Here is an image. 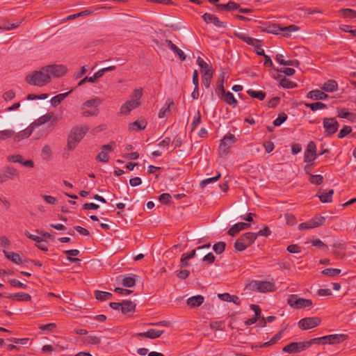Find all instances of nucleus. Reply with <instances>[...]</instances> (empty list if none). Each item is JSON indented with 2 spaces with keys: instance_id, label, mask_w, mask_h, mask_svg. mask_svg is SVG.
I'll list each match as a JSON object with an SVG mask.
<instances>
[{
  "instance_id": "nucleus-1",
  "label": "nucleus",
  "mask_w": 356,
  "mask_h": 356,
  "mask_svg": "<svg viewBox=\"0 0 356 356\" xmlns=\"http://www.w3.org/2000/svg\"><path fill=\"white\" fill-rule=\"evenodd\" d=\"M88 131V128L86 126H76L73 127L68 135L66 149L68 151L74 150L83 138Z\"/></svg>"
},
{
  "instance_id": "nucleus-2",
  "label": "nucleus",
  "mask_w": 356,
  "mask_h": 356,
  "mask_svg": "<svg viewBox=\"0 0 356 356\" xmlns=\"http://www.w3.org/2000/svg\"><path fill=\"white\" fill-rule=\"evenodd\" d=\"M26 81L30 85L42 87L51 81V76H49L45 67H43L40 70L27 75Z\"/></svg>"
},
{
  "instance_id": "nucleus-3",
  "label": "nucleus",
  "mask_w": 356,
  "mask_h": 356,
  "mask_svg": "<svg viewBox=\"0 0 356 356\" xmlns=\"http://www.w3.org/2000/svg\"><path fill=\"white\" fill-rule=\"evenodd\" d=\"M3 252L5 254L6 257L8 259L12 261L14 264L17 265H24L26 266H41L42 265V264L40 262V261L27 259L24 257H21L19 254L13 252L3 251Z\"/></svg>"
},
{
  "instance_id": "nucleus-4",
  "label": "nucleus",
  "mask_w": 356,
  "mask_h": 356,
  "mask_svg": "<svg viewBox=\"0 0 356 356\" xmlns=\"http://www.w3.org/2000/svg\"><path fill=\"white\" fill-rule=\"evenodd\" d=\"M211 245L209 243L205 244L202 246L197 247L195 250H193L190 253H184L182 254L181 262L183 266L191 265L188 261L194 257H200L201 258L207 253V250L210 248Z\"/></svg>"
},
{
  "instance_id": "nucleus-5",
  "label": "nucleus",
  "mask_w": 356,
  "mask_h": 356,
  "mask_svg": "<svg viewBox=\"0 0 356 356\" xmlns=\"http://www.w3.org/2000/svg\"><path fill=\"white\" fill-rule=\"evenodd\" d=\"M287 304L291 308L300 309L311 307L312 302L309 299L300 298L298 295L293 294L289 296Z\"/></svg>"
},
{
  "instance_id": "nucleus-6",
  "label": "nucleus",
  "mask_w": 356,
  "mask_h": 356,
  "mask_svg": "<svg viewBox=\"0 0 356 356\" xmlns=\"http://www.w3.org/2000/svg\"><path fill=\"white\" fill-rule=\"evenodd\" d=\"M248 286L251 290L261 293L271 292L276 289L275 284L271 282L253 280Z\"/></svg>"
},
{
  "instance_id": "nucleus-7",
  "label": "nucleus",
  "mask_w": 356,
  "mask_h": 356,
  "mask_svg": "<svg viewBox=\"0 0 356 356\" xmlns=\"http://www.w3.org/2000/svg\"><path fill=\"white\" fill-rule=\"evenodd\" d=\"M236 140L237 139L234 134H228L225 135L219 145V151L221 156L227 154L229 149Z\"/></svg>"
},
{
  "instance_id": "nucleus-8",
  "label": "nucleus",
  "mask_w": 356,
  "mask_h": 356,
  "mask_svg": "<svg viewBox=\"0 0 356 356\" xmlns=\"http://www.w3.org/2000/svg\"><path fill=\"white\" fill-rule=\"evenodd\" d=\"M321 320L318 317H309L301 319L298 322L299 327L304 330L314 328L318 326Z\"/></svg>"
},
{
  "instance_id": "nucleus-9",
  "label": "nucleus",
  "mask_w": 356,
  "mask_h": 356,
  "mask_svg": "<svg viewBox=\"0 0 356 356\" xmlns=\"http://www.w3.org/2000/svg\"><path fill=\"white\" fill-rule=\"evenodd\" d=\"M58 120V118L53 112H49L35 120L31 125L35 129L36 127L41 126L49 121H51L52 124H56Z\"/></svg>"
},
{
  "instance_id": "nucleus-10",
  "label": "nucleus",
  "mask_w": 356,
  "mask_h": 356,
  "mask_svg": "<svg viewBox=\"0 0 356 356\" xmlns=\"http://www.w3.org/2000/svg\"><path fill=\"white\" fill-rule=\"evenodd\" d=\"M323 344H337L348 339V335L343 334H334L321 337Z\"/></svg>"
},
{
  "instance_id": "nucleus-11",
  "label": "nucleus",
  "mask_w": 356,
  "mask_h": 356,
  "mask_svg": "<svg viewBox=\"0 0 356 356\" xmlns=\"http://www.w3.org/2000/svg\"><path fill=\"white\" fill-rule=\"evenodd\" d=\"M44 67L49 76L52 75L56 78L63 76L67 71L66 67L63 65H51Z\"/></svg>"
},
{
  "instance_id": "nucleus-12",
  "label": "nucleus",
  "mask_w": 356,
  "mask_h": 356,
  "mask_svg": "<svg viewBox=\"0 0 356 356\" xmlns=\"http://www.w3.org/2000/svg\"><path fill=\"white\" fill-rule=\"evenodd\" d=\"M307 349L305 341L293 342L284 346L282 350L287 353H296Z\"/></svg>"
},
{
  "instance_id": "nucleus-13",
  "label": "nucleus",
  "mask_w": 356,
  "mask_h": 356,
  "mask_svg": "<svg viewBox=\"0 0 356 356\" xmlns=\"http://www.w3.org/2000/svg\"><path fill=\"white\" fill-rule=\"evenodd\" d=\"M316 144L313 141L309 142L304 154L305 162L312 163L316 159Z\"/></svg>"
},
{
  "instance_id": "nucleus-14",
  "label": "nucleus",
  "mask_w": 356,
  "mask_h": 356,
  "mask_svg": "<svg viewBox=\"0 0 356 356\" xmlns=\"http://www.w3.org/2000/svg\"><path fill=\"white\" fill-rule=\"evenodd\" d=\"M323 127L327 135H332L337 131L339 123L334 118H325L323 120Z\"/></svg>"
},
{
  "instance_id": "nucleus-15",
  "label": "nucleus",
  "mask_w": 356,
  "mask_h": 356,
  "mask_svg": "<svg viewBox=\"0 0 356 356\" xmlns=\"http://www.w3.org/2000/svg\"><path fill=\"white\" fill-rule=\"evenodd\" d=\"M136 277L133 274L124 275L118 277L117 281L125 287H132L136 282Z\"/></svg>"
},
{
  "instance_id": "nucleus-16",
  "label": "nucleus",
  "mask_w": 356,
  "mask_h": 356,
  "mask_svg": "<svg viewBox=\"0 0 356 356\" xmlns=\"http://www.w3.org/2000/svg\"><path fill=\"white\" fill-rule=\"evenodd\" d=\"M140 104V102L136 100L127 101L120 107V114L128 115L133 109L139 106Z\"/></svg>"
},
{
  "instance_id": "nucleus-17",
  "label": "nucleus",
  "mask_w": 356,
  "mask_h": 356,
  "mask_svg": "<svg viewBox=\"0 0 356 356\" xmlns=\"http://www.w3.org/2000/svg\"><path fill=\"white\" fill-rule=\"evenodd\" d=\"M202 18L206 23H212L216 27H218V28L226 27L227 24L224 22L220 21L219 19L213 15H211L209 13H204L202 15Z\"/></svg>"
},
{
  "instance_id": "nucleus-18",
  "label": "nucleus",
  "mask_w": 356,
  "mask_h": 356,
  "mask_svg": "<svg viewBox=\"0 0 356 356\" xmlns=\"http://www.w3.org/2000/svg\"><path fill=\"white\" fill-rule=\"evenodd\" d=\"M334 194V190L330 189H321L317 194L320 200L323 203H329L332 200V195Z\"/></svg>"
},
{
  "instance_id": "nucleus-19",
  "label": "nucleus",
  "mask_w": 356,
  "mask_h": 356,
  "mask_svg": "<svg viewBox=\"0 0 356 356\" xmlns=\"http://www.w3.org/2000/svg\"><path fill=\"white\" fill-rule=\"evenodd\" d=\"M8 160L13 163H21L28 168H33L34 166L33 162L31 160L24 161L22 156L19 154L9 156Z\"/></svg>"
},
{
  "instance_id": "nucleus-20",
  "label": "nucleus",
  "mask_w": 356,
  "mask_h": 356,
  "mask_svg": "<svg viewBox=\"0 0 356 356\" xmlns=\"http://www.w3.org/2000/svg\"><path fill=\"white\" fill-rule=\"evenodd\" d=\"M33 130H34V128L31 124L27 128H26L25 129L19 131L17 134H15V135H14V140L15 142H19L22 140H24L25 138H29L31 136V134H32V132L33 131Z\"/></svg>"
},
{
  "instance_id": "nucleus-21",
  "label": "nucleus",
  "mask_w": 356,
  "mask_h": 356,
  "mask_svg": "<svg viewBox=\"0 0 356 356\" xmlns=\"http://www.w3.org/2000/svg\"><path fill=\"white\" fill-rule=\"evenodd\" d=\"M204 297L201 295H197L188 298L186 300V304L191 308L200 307L204 302Z\"/></svg>"
},
{
  "instance_id": "nucleus-22",
  "label": "nucleus",
  "mask_w": 356,
  "mask_h": 356,
  "mask_svg": "<svg viewBox=\"0 0 356 356\" xmlns=\"http://www.w3.org/2000/svg\"><path fill=\"white\" fill-rule=\"evenodd\" d=\"M250 226V224L246 222H238L234 225L228 231V234L230 236L236 235L240 231L245 229Z\"/></svg>"
},
{
  "instance_id": "nucleus-23",
  "label": "nucleus",
  "mask_w": 356,
  "mask_h": 356,
  "mask_svg": "<svg viewBox=\"0 0 356 356\" xmlns=\"http://www.w3.org/2000/svg\"><path fill=\"white\" fill-rule=\"evenodd\" d=\"M16 175L17 172L15 169L13 168H6L4 170L3 173L0 175V182L3 183L8 179H13L16 176Z\"/></svg>"
},
{
  "instance_id": "nucleus-24",
  "label": "nucleus",
  "mask_w": 356,
  "mask_h": 356,
  "mask_svg": "<svg viewBox=\"0 0 356 356\" xmlns=\"http://www.w3.org/2000/svg\"><path fill=\"white\" fill-rule=\"evenodd\" d=\"M100 342V337L95 334L88 335L83 339V343L86 346H95L99 344Z\"/></svg>"
},
{
  "instance_id": "nucleus-25",
  "label": "nucleus",
  "mask_w": 356,
  "mask_h": 356,
  "mask_svg": "<svg viewBox=\"0 0 356 356\" xmlns=\"http://www.w3.org/2000/svg\"><path fill=\"white\" fill-rule=\"evenodd\" d=\"M163 330L156 329H149L145 332L140 333L139 335L149 339L159 338L163 333Z\"/></svg>"
},
{
  "instance_id": "nucleus-26",
  "label": "nucleus",
  "mask_w": 356,
  "mask_h": 356,
  "mask_svg": "<svg viewBox=\"0 0 356 356\" xmlns=\"http://www.w3.org/2000/svg\"><path fill=\"white\" fill-rule=\"evenodd\" d=\"M321 89L327 92H333L338 90V84L334 80H329L323 85Z\"/></svg>"
},
{
  "instance_id": "nucleus-27",
  "label": "nucleus",
  "mask_w": 356,
  "mask_h": 356,
  "mask_svg": "<svg viewBox=\"0 0 356 356\" xmlns=\"http://www.w3.org/2000/svg\"><path fill=\"white\" fill-rule=\"evenodd\" d=\"M72 91H73V89L70 90L67 92L60 93V94H58V95L53 97L50 101L52 106L56 107L58 105H59L60 104V102L63 100H64V99L66 98Z\"/></svg>"
},
{
  "instance_id": "nucleus-28",
  "label": "nucleus",
  "mask_w": 356,
  "mask_h": 356,
  "mask_svg": "<svg viewBox=\"0 0 356 356\" xmlns=\"http://www.w3.org/2000/svg\"><path fill=\"white\" fill-rule=\"evenodd\" d=\"M165 42L168 44L169 48L179 57L181 60H184L186 59L184 51L173 44L171 40H166Z\"/></svg>"
},
{
  "instance_id": "nucleus-29",
  "label": "nucleus",
  "mask_w": 356,
  "mask_h": 356,
  "mask_svg": "<svg viewBox=\"0 0 356 356\" xmlns=\"http://www.w3.org/2000/svg\"><path fill=\"white\" fill-rule=\"evenodd\" d=\"M276 60L282 65L298 66L299 62L297 60H285L282 54H277Z\"/></svg>"
},
{
  "instance_id": "nucleus-30",
  "label": "nucleus",
  "mask_w": 356,
  "mask_h": 356,
  "mask_svg": "<svg viewBox=\"0 0 356 356\" xmlns=\"http://www.w3.org/2000/svg\"><path fill=\"white\" fill-rule=\"evenodd\" d=\"M136 309V305L130 300H124L122 302L121 311L123 314L132 312Z\"/></svg>"
},
{
  "instance_id": "nucleus-31",
  "label": "nucleus",
  "mask_w": 356,
  "mask_h": 356,
  "mask_svg": "<svg viewBox=\"0 0 356 356\" xmlns=\"http://www.w3.org/2000/svg\"><path fill=\"white\" fill-rule=\"evenodd\" d=\"M308 97L314 99L323 100L325 99L328 96L321 90H314L309 92Z\"/></svg>"
},
{
  "instance_id": "nucleus-32",
  "label": "nucleus",
  "mask_w": 356,
  "mask_h": 356,
  "mask_svg": "<svg viewBox=\"0 0 356 356\" xmlns=\"http://www.w3.org/2000/svg\"><path fill=\"white\" fill-rule=\"evenodd\" d=\"M281 33L284 37H289L291 35V33L295 32L299 30V28L293 24L287 26H281Z\"/></svg>"
},
{
  "instance_id": "nucleus-33",
  "label": "nucleus",
  "mask_w": 356,
  "mask_h": 356,
  "mask_svg": "<svg viewBox=\"0 0 356 356\" xmlns=\"http://www.w3.org/2000/svg\"><path fill=\"white\" fill-rule=\"evenodd\" d=\"M222 96L224 101L227 104H229L230 106H232L233 107H235L236 106L237 100L236 99V98L234 97V95L232 92H225L222 94Z\"/></svg>"
},
{
  "instance_id": "nucleus-34",
  "label": "nucleus",
  "mask_w": 356,
  "mask_h": 356,
  "mask_svg": "<svg viewBox=\"0 0 356 356\" xmlns=\"http://www.w3.org/2000/svg\"><path fill=\"white\" fill-rule=\"evenodd\" d=\"M102 103V101L99 98H94L84 102L81 106V109L84 108H96Z\"/></svg>"
},
{
  "instance_id": "nucleus-35",
  "label": "nucleus",
  "mask_w": 356,
  "mask_h": 356,
  "mask_svg": "<svg viewBox=\"0 0 356 356\" xmlns=\"http://www.w3.org/2000/svg\"><path fill=\"white\" fill-rule=\"evenodd\" d=\"M213 70H207L202 74V83L206 88L210 86L211 79L213 76Z\"/></svg>"
},
{
  "instance_id": "nucleus-36",
  "label": "nucleus",
  "mask_w": 356,
  "mask_h": 356,
  "mask_svg": "<svg viewBox=\"0 0 356 356\" xmlns=\"http://www.w3.org/2000/svg\"><path fill=\"white\" fill-rule=\"evenodd\" d=\"M216 7H217V9L219 10H229L232 9H238L239 8V5L236 3L235 2L229 1L226 4H222V3L218 4L216 6Z\"/></svg>"
},
{
  "instance_id": "nucleus-37",
  "label": "nucleus",
  "mask_w": 356,
  "mask_h": 356,
  "mask_svg": "<svg viewBox=\"0 0 356 356\" xmlns=\"http://www.w3.org/2000/svg\"><path fill=\"white\" fill-rule=\"evenodd\" d=\"M341 270L339 268H325L322 270L321 274L326 277H334L340 275Z\"/></svg>"
},
{
  "instance_id": "nucleus-38",
  "label": "nucleus",
  "mask_w": 356,
  "mask_h": 356,
  "mask_svg": "<svg viewBox=\"0 0 356 356\" xmlns=\"http://www.w3.org/2000/svg\"><path fill=\"white\" fill-rule=\"evenodd\" d=\"M241 237L248 246H249L256 240L257 234L252 232H248L241 236Z\"/></svg>"
},
{
  "instance_id": "nucleus-39",
  "label": "nucleus",
  "mask_w": 356,
  "mask_h": 356,
  "mask_svg": "<svg viewBox=\"0 0 356 356\" xmlns=\"http://www.w3.org/2000/svg\"><path fill=\"white\" fill-rule=\"evenodd\" d=\"M146 127V123L145 122L135 121L129 125V129L130 131H138L144 129Z\"/></svg>"
},
{
  "instance_id": "nucleus-40",
  "label": "nucleus",
  "mask_w": 356,
  "mask_h": 356,
  "mask_svg": "<svg viewBox=\"0 0 356 356\" xmlns=\"http://www.w3.org/2000/svg\"><path fill=\"white\" fill-rule=\"evenodd\" d=\"M11 297L14 300H17V301L26 302V301H30L31 299V296L26 293H15V294L11 296Z\"/></svg>"
},
{
  "instance_id": "nucleus-41",
  "label": "nucleus",
  "mask_w": 356,
  "mask_h": 356,
  "mask_svg": "<svg viewBox=\"0 0 356 356\" xmlns=\"http://www.w3.org/2000/svg\"><path fill=\"white\" fill-rule=\"evenodd\" d=\"M343 17L353 19L356 17V11L350 8H343L339 10Z\"/></svg>"
},
{
  "instance_id": "nucleus-42",
  "label": "nucleus",
  "mask_w": 356,
  "mask_h": 356,
  "mask_svg": "<svg viewBox=\"0 0 356 356\" xmlns=\"http://www.w3.org/2000/svg\"><path fill=\"white\" fill-rule=\"evenodd\" d=\"M247 93L252 98H257L259 100H263L265 97L266 94L263 91H256L252 89H249L247 91Z\"/></svg>"
},
{
  "instance_id": "nucleus-43",
  "label": "nucleus",
  "mask_w": 356,
  "mask_h": 356,
  "mask_svg": "<svg viewBox=\"0 0 356 356\" xmlns=\"http://www.w3.org/2000/svg\"><path fill=\"white\" fill-rule=\"evenodd\" d=\"M173 105L172 101H169L168 102H166L165 105L161 108L159 113V118H164L168 113H170V106Z\"/></svg>"
},
{
  "instance_id": "nucleus-44",
  "label": "nucleus",
  "mask_w": 356,
  "mask_h": 356,
  "mask_svg": "<svg viewBox=\"0 0 356 356\" xmlns=\"http://www.w3.org/2000/svg\"><path fill=\"white\" fill-rule=\"evenodd\" d=\"M338 117L353 121L355 118V114L346 111V109H341L338 111Z\"/></svg>"
},
{
  "instance_id": "nucleus-45",
  "label": "nucleus",
  "mask_w": 356,
  "mask_h": 356,
  "mask_svg": "<svg viewBox=\"0 0 356 356\" xmlns=\"http://www.w3.org/2000/svg\"><path fill=\"white\" fill-rule=\"evenodd\" d=\"M197 63L200 66L201 69L202 74H204V72H207V70H213L212 67L209 65L207 63H206L202 58L198 57L197 58Z\"/></svg>"
},
{
  "instance_id": "nucleus-46",
  "label": "nucleus",
  "mask_w": 356,
  "mask_h": 356,
  "mask_svg": "<svg viewBox=\"0 0 356 356\" xmlns=\"http://www.w3.org/2000/svg\"><path fill=\"white\" fill-rule=\"evenodd\" d=\"M112 297V294L109 292L105 291H96L95 292V298L97 300L100 301H104L106 300L111 299Z\"/></svg>"
},
{
  "instance_id": "nucleus-47",
  "label": "nucleus",
  "mask_w": 356,
  "mask_h": 356,
  "mask_svg": "<svg viewBox=\"0 0 356 356\" xmlns=\"http://www.w3.org/2000/svg\"><path fill=\"white\" fill-rule=\"evenodd\" d=\"M15 135V131L12 129H6L0 131V141L10 138Z\"/></svg>"
},
{
  "instance_id": "nucleus-48",
  "label": "nucleus",
  "mask_w": 356,
  "mask_h": 356,
  "mask_svg": "<svg viewBox=\"0 0 356 356\" xmlns=\"http://www.w3.org/2000/svg\"><path fill=\"white\" fill-rule=\"evenodd\" d=\"M218 298L223 300V301H226V302H236L235 300H238V298L234 296H231L230 294L229 293H219L218 295Z\"/></svg>"
},
{
  "instance_id": "nucleus-49",
  "label": "nucleus",
  "mask_w": 356,
  "mask_h": 356,
  "mask_svg": "<svg viewBox=\"0 0 356 356\" xmlns=\"http://www.w3.org/2000/svg\"><path fill=\"white\" fill-rule=\"evenodd\" d=\"M220 176H221L220 173H218L215 177H211V178H208V179H205L202 180L200 183V187L204 188V187H205L209 184L217 181L220 179Z\"/></svg>"
},
{
  "instance_id": "nucleus-50",
  "label": "nucleus",
  "mask_w": 356,
  "mask_h": 356,
  "mask_svg": "<svg viewBox=\"0 0 356 356\" xmlns=\"http://www.w3.org/2000/svg\"><path fill=\"white\" fill-rule=\"evenodd\" d=\"M306 106L308 108H311L312 111H318L327 107V106L325 104L320 102L312 104H307Z\"/></svg>"
},
{
  "instance_id": "nucleus-51",
  "label": "nucleus",
  "mask_w": 356,
  "mask_h": 356,
  "mask_svg": "<svg viewBox=\"0 0 356 356\" xmlns=\"http://www.w3.org/2000/svg\"><path fill=\"white\" fill-rule=\"evenodd\" d=\"M234 247L237 250L243 251L248 247V245L245 243V241L241 236L236 241Z\"/></svg>"
},
{
  "instance_id": "nucleus-52",
  "label": "nucleus",
  "mask_w": 356,
  "mask_h": 356,
  "mask_svg": "<svg viewBox=\"0 0 356 356\" xmlns=\"http://www.w3.org/2000/svg\"><path fill=\"white\" fill-rule=\"evenodd\" d=\"M92 13V11L90 10H86L84 11H82V12H79L78 13H76V14H73V15H70L67 17V18L65 19L66 20H72V19H74L76 17H83V16H86V15H88Z\"/></svg>"
},
{
  "instance_id": "nucleus-53",
  "label": "nucleus",
  "mask_w": 356,
  "mask_h": 356,
  "mask_svg": "<svg viewBox=\"0 0 356 356\" xmlns=\"http://www.w3.org/2000/svg\"><path fill=\"white\" fill-rule=\"evenodd\" d=\"M226 243L225 242H218L213 245V250L216 254H221L225 249Z\"/></svg>"
},
{
  "instance_id": "nucleus-54",
  "label": "nucleus",
  "mask_w": 356,
  "mask_h": 356,
  "mask_svg": "<svg viewBox=\"0 0 356 356\" xmlns=\"http://www.w3.org/2000/svg\"><path fill=\"white\" fill-rule=\"evenodd\" d=\"M201 259L202 260L204 265H207L211 264L214 261L215 257L212 252H207Z\"/></svg>"
},
{
  "instance_id": "nucleus-55",
  "label": "nucleus",
  "mask_w": 356,
  "mask_h": 356,
  "mask_svg": "<svg viewBox=\"0 0 356 356\" xmlns=\"http://www.w3.org/2000/svg\"><path fill=\"white\" fill-rule=\"evenodd\" d=\"M282 336V332H280L277 333L275 336H273L270 341L264 343L261 346H268L271 344H273L276 343L277 341H279Z\"/></svg>"
},
{
  "instance_id": "nucleus-56",
  "label": "nucleus",
  "mask_w": 356,
  "mask_h": 356,
  "mask_svg": "<svg viewBox=\"0 0 356 356\" xmlns=\"http://www.w3.org/2000/svg\"><path fill=\"white\" fill-rule=\"evenodd\" d=\"M287 119V115L282 113L273 121V125L275 127L280 126Z\"/></svg>"
},
{
  "instance_id": "nucleus-57",
  "label": "nucleus",
  "mask_w": 356,
  "mask_h": 356,
  "mask_svg": "<svg viewBox=\"0 0 356 356\" xmlns=\"http://www.w3.org/2000/svg\"><path fill=\"white\" fill-rule=\"evenodd\" d=\"M309 181L313 184L320 185L323 181V177L321 175H311Z\"/></svg>"
},
{
  "instance_id": "nucleus-58",
  "label": "nucleus",
  "mask_w": 356,
  "mask_h": 356,
  "mask_svg": "<svg viewBox=\"0 0 356 356\" xmlns=\"http://www.w3.org/2000/svg\"><path fill=\"white\" fill-rule=\"evenodd\" d=\"M311 243L314 246L318 247L323 251L328 250V247L320 239L312 240Z\"/></svg>"
},
{
  "instance_id": "nucleus-59",
  "label": "nucleus",
  "mask_w": 356,
  "mask_h": 356,
  "mask_svg": "<svg viewBox=\"0 0 356 356\" xmlns=\"http://www.w3.org/2000/svg\"><path fill=\"white\" fill-rule=\"evenodd\" d=\"M20 23L21 22H17L15 23H3L1 26H0V29L9 31L17 28Z\"/></svg>"
},
{
  "instance_id": "nucleus-60",
  "label": "nucleus",
  "mask_w": 356,
  "mask_h": 356,
  "mask_svg": "<svg viewBox=\"0 0 356 356\" xmlns=\"http://www.w3.org/2000/svg\"><path fill=\"white\" fill-rule=\"evenodd\" d=\"M51 156V149L49 145H45L42 149V157L43 159H49Z\"/></svg>"
},
{
  "instance_id": "nucleus-61",
  "label": "nucleus",
  "mask_w": 356,
  "mask_h": 356,
  "mask_svg": "<svg viewBox=\"0 0 356 356\" xmlns=\"http://www.w3.org/2000/svg\"><path fill=\"white\" fill-rule=\"evenodd\" d=\"M325 220V217L321 216V217H316L313 219H312L310 221L312 223V225L314 228L318 227L323 225Z\"/></svg>"
},
{
  "instance_id": "nucleus-62",
  "label": "nucleus",
  "mask_w": 356,
  "mask_h": 356,
  "mask_svg": "<svg viewBox=\"0 0 356 356\" xmlns=\"http://www.w3.org/2000/svg\"><path fill=\"white\" fill-rule=\"evenodd\" d=\"M201 122V115L199 111L197 112L191 123L192 130H194Z\"/></svg>"
},
{
  "instance_id": "nucleus-63",
  "label": "nucleus",
  "mask_w": 356,
  "mask_h": 356,
  "mask_svg": "<svg viewBox=\"0 0 356 356\" xmlns=\"http://www.w3.org/2000/svg\"><path fill=\"white\" fill-rule=\"evenodd\" d=\"M177 277L181 280L186 279L190 274V272L186 269H179L175 272Z\"/></svg>"
},
{
  "instance_id": "nucleus-64",
  "label": "nucleus",
  "mask_w": 356,
  "mask_h": 356,
  "mask_svg": "<svg viewBox=\"0 0 356 356\" xmlns=\"http://www.w3.org/2000/svg\"><path fill=\"white\" fill-rule=\"evenodd\" d=\"M352 131V128L349 126H344L343 129H341L339 133L338 137L339 138H343L349 134Z\"/></svg>"
}]
</instances>
